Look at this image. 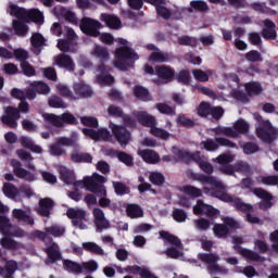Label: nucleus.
I'll use <instances>...</instances> for the list:
<instances>
[{"label":"nucleus","mask_w":278,"mask_h":278,"mask_svg":"<svg viewBox=\"0 0 278 278\" xmlns=\"http://www.w3.org/2000/svg\"><path fill=\"white\" fill-rule=\"evenodd\" d=\"M20 66L22 68V73L26 77H34V76H36V68H34L33 65L29 64V62L25 61L24 63H20Z\"/></svg>","instance_id":"nucleus-56"},{"label":"nucleus","mask_w":278,"mask_h":278,"mask_svg":"<svg viewBox=\"0 0 278 278\" xmlns=\"http://www.w3.org/2000/svg\"><path fill=\"white\" fill-rule=\"evenodd\" d=\"M98 71L100 72V75L98 76V81L100 84H106L109 86L114 84V76L110 75V71H112L110 66L101 63L98 66Z\"/></svg>","instance_id":"nucleus-25"},{"label":"nucleus","mask_w":278,"mask_h":278,"mask_svg":"<svg viewBox=\"0 0 278 278\" xmlns=\"http://www.w3.org/2000/svg\"><path fill=\"white\" fill-rule=\"evenodd\" d=\"M61 121L62 125H79V121H77V117L68 112L61 114Z\"/></svg>","instance_id":"nucleus-53"},{"label":"nucleus","mask_w":278,"mask_h":278,"mask_svg":"<svg viewBox=\"0 0 278 278\" xmlns=\"http://www.w3.org/2000/svg\"><path fill=\"white\" fill-rule=\"evenodd\" d=\"M71 160L76 164H92V154L88 152H73L71 154Z\"/></svg>","instance_id":"nucleus-30"},{"label":"nucleus","mask_w":278,"mask_h":278,"mask_svg":"<svg viewBox=\"0 0 278 278\" xmlns=\"http://www.w3.org/2000/svg\"><path fill=\"white\" fill-rule=\"evenodd\" d=\"M255 121L258 122V127L256 128L257 137L263 140V142L270 143L277 138V130L273 127L270 122L262 119L260 114H254Z\"/></svg>","instance_id":"nucleus-8"},{"label":"nucleus","mask_w":278,"mask_h":278,"mask_svg":"<svg viewBox=\"0 0 278 278\" xmlns=\"http://www.w3.org/2000/svg\"><path fill=\"white\" fill-rule=\"evenodd\" d=\"M108 114L109 116H115V118H123L125 116L123 110L115 105H109Z\"/></svg>","instance_id":"nucleus-62"},{"label":"nucleus","mask_w":278,"mask_h":278,"mask_svg":"<svg viewBox=\"0 0 278 278\" xmlns=\"http://www.w3.org/2000/svg\"><path fill=\"white\" fill-rule=\"evenodd\" d=\"M80 123L85 127H91V129H99V119L93 116H83L80 117Z\"/></svg>","instance_id":"nucleus-46"},{"label":"nucleus","mask_w":278,"mask_h":278,"mask_svg":"<svg viewBox=\"0 0 278 278\" xmlns=\"http://www.w3.org/2000/svg\"><path fill=\"white\" fill-rule=\"evenodd\" d=\"M109 127L115 140H117L118 144L123 149H125V147L131 142V132L127 129V127L114 123H111Z\"/></svg>","instance_id":"nucleus-11"},{"label":"nucleus","mask_w":278,"mask_h":278,"mask_svg":"<svg viewBox=\"0 0 278 278\" xmlns=\"http://www.w3.org/2000/svg\"><path fill=\"white\" fill-rule=\"evenodd\" d=\"M30 88H34L35 92H37V94H51V87H49V85L45 81H33L30 84Z\"/></svg>","instance_id":"nucleus-36"},{"label":"nucleus","mask_w":278,"mask_h":278,"mask_svg":"<svg viewBox=\"0 0 278 278\" xmlns=\"http://www.w3.org/2000/svg\"><path fill=\"white\" fill-rule=\"evenodd\" d=\"M45 42H47V40L45 39V37L39 34V33H34L30 37V45L35 48V49H40V47H43Z\"/></svg>","instance_id":"nucleus-47"},{"label":"nucleus","mask_w":278,"mask_h":278,"mask_svg":"<svg viewBox=\"0 0 278 278\" xmlns=\"http://www.w3.org/2000/svg\"><path fill=\"white\" fill-rule=\"evenodd\" d=\"M126 213L129 218H140V206L136 204H128Z\"/></svg>","instance_id":"nucleus-57"},{"label":"nucleus","mask_w":278,"mask_h":278,"mask_svg":"<svg viewBox=\"0 0 278 278\" xmlns=\"http://www.w3.org/2000/svg\"><path fill=\"white\" fill-rule=\"evenodd\" d=\"M81 131L84 136H87V138H90L96 142H99L100 140H103V142L112 141V134L110 130H108V128H100L98 130L92 128H83Z\"/></svg>","instance_id":"nucleus-17"},{"label":"nucleus","mask_w":278,"mask_h":278,"mask_svg":"<svg viewBox=\"0 0 278 278\" xmlns=\"http://www.w3.org/2000/svg\"><path fill=\"white\" fill-rule=\"evenodd\" d=\"M115 66L116 68H119V71H127V68L131 67L134 60H138V55L134 49L127 46L117 48L115 50Z\"/></svg>","instance_id":"nucleus-4"},{"label":"nucleus","mask_w":278,"mask_h":278,"mask_svg":"<svg viewBox=\"0 0 278 278\" xmlns=\"http://www.w3.org/2000/svg\"><path fill=\"white\" fill-rule=\"evenodd\" d=\"M262 36L266 40H275L277 38V31L275 30V23L266 20L264 22V28L262 31Z\"/></svg>","instance_id":"nucleus-29"},{"label":"nucleus","mask_w":278,"mask_h":278,"mask_svg":"<svg viewBox=\"0 0 278 278\" xmlns=\"http://www.w3.org/2000/svg\"><path fill=\"white\" fill-rule=\"evenodd\" d=\"M190 5L197 12H207V10H210V8L207 7V3L201 0L191 1Z\"/></svg>","instance_id":"nucleus-59"},{"label":"nucleus","mask_w":278,"mask_h":278,"mask_svg":"<svg viewBox=\"0 0 278 278\" xmlns=\"http://www.w3.org/2000/svg\"><path fill=\"white\" fill-rule=\"evenodd\" d=\"M0 245L2 249H7V251H18V249H21V244L11 237L1 238Z\"/></svg>","instance_id":"nucleus-34"},{"label":"nucleus","mask_w":278,"mask_h":278,"mask_svg":"<svg viewBox=\"0 0 278 278\" xmlns=\"http://www.w3.org/2000/svg\"><path fill=\"white\" fill-rule=\"evenodd\" d=\"M13 58L20 62V64H23L24 62H27L29 60V52L23 48H17L13 50Z\"/></svg>","instance_id":"nucleus-45"},{"label":"nucleus","mask_w":278,"mask_h":278,"mask_svg":"<svg viewBox=\"0 0 278 278\" xmlns=\"http://www.w3.org/2000/svg\"><path fill=\"white\" fill-rule=\"evenodd\" d=\"M261 184L265 186H277L278 185V176H261L258 178Z\"/></svg>","instance_id":"nucleus-61"},{"label":"nucleus","mask_w":278,"mask_h":278,"mask_svg":"<svg viewBox=\"0 0 278 278\" xmlns=\"http://www.w3.org/2000/svg\"><path fill=\"white\" fill-rule=\"evenodd\" d=\"M192 75L197 81H208L210 75H212V70H207L206 72H203V70H193Z\"/></svg>","instance_id":"nucleus-44"},{"label":"nucleus","mask_w":278,"mask_h":278,"mask_svg":"<svg viewBox=\"0 0 278 278\" xmlns=\"http://www.w3.org/2000/svg\"><path fill=\"white\" fill-rule=\"evenodd\" d=\"M113 188L115 190V193L118 197L129 194V189L127 188V185H125V182H121V181L113 182Z\"/></svg>","instance_id":"nucleus-55"},{"label":"nucleus","mask_w":278,"mask_h":278,"mask_svg":"<svg viewBox=\"0 0 278 278\" xmlns=\"http://www.w3.org/2000/svg\"><path fill=\"white\" fill-rule=\"evenodd\" d=\"M83 249L88 251V253H94V255H104V251L94 242H84Z\"/></svg>","instance_id":"nucleus-42"},{"label":"nucleus","mask_w":278,"mask_h":278,"mask_svg":"<svg viewBox=\"0 0 278 278\" xmlns=\"http://www.w3.org/2000/svg\"><path fill=\"white\" fill-rule=\"evenodd\" d=\"M79 28L85 34V36H90L91 38H99L101 36L100 29H103V24L98 20L84 16L80 20Z\"/></svg>","instance_id":"nucleus-9"},{"label":"nucleus","mask_w":278,"mask_h":278,"mask_svg":"<svg viewBox=\"0 0 278 278\" xmlns=\"http://www.w3.org/2000/svg\"><path fill=\"white\" fill-rule=\"evenodd\" d=\"M213 231L217 238H225L229 233V229L223 224H217L213 227Z\"/></svg>","instance_id":"nucleus-60"},{"label":"nucleus","mask_w":278,"mask_h":278,"mask_svg":"<svg viewBox=\"0 0 278 278\" xmlns=\"http://www.w3.org/2000/svg\"><path fill=\"white\" fill-rule=\"evenodd\" d=\"M43 118L50 123L53 127H63V124H62V115L61 116H58L55 114H46L43 116Z\"/></svg>","instance_id":"nucleus-52"},{"label":"nucleus","mask_w":278,"mask_h":278,"mask_svg":"<svg viewBox=\"0 0 278 278\" xmlns=\"http://www.w3.org/2000/svg\"><path fill=\"white\" fill-rule=\"evenodd\" d=\"M14 218L26 225H34V217L29 216L23 208H14L12 212Z\"/></svg>","instance_id":"nucleus-33"},{"label":"nucleus","mask_w":278,"mask_h":278,"mask_svg":"<svg viewBox=\"0 0 278 278\" xmlns=\"http://www.w3.org/2000/svg\"><path fill=\"white\" fill-rule=\"evenodd\" d=\"M62 147H74V149H79V143H77L76 139L60 137L56 140V143L50 147V154L54 155L55 157H60L61 155H64L66 151H64Z\"/></svg>","instance_id":"nucleus-13"},{"label":"nucleus","mask_w":278,"mask_h":278,"mask_svg":"<svg viewBox=\"0 0 278 278\" xmlns=\"http://www.w3.org/2000/svg\"><path fill=\"white\" fill-rule=\"evenodd\" d=\"M45 252L48 256L46 264H55L59 260H62V252H60V247L55 242L46 248Z\"/></svg>","instance_id":"nucleus-23"},{"label":"nucleus","mask_w":278,"mask_h":278,"mask_svg":"<svg viewBox=\"0 0 278 278\" xmlns=\"http://www.w3.org/2000/svg\"><path fill=\"white\" fill-rule=\"evenodd\" d=\"M115 155L117 160L126 166H134V156L129 155L127 152L115 151Z\"/></svg>","instance_id":"nucleus-43"},{"label":"nucleus","mask_w":278,"mask_h":278,"mask_svg":"<svg viewBox=\"0 0 278 278\" xmlns=\"http://www.w3.org/2000/svg\"><path fill=\"white\" fill-rule=\"evenodd\" d=\"M2 192L5 197H8V199H16L18 195V188L11 182H4Z\"/></svg>","instance_id":"nucleus-39"},{"label":"nucleus","mask_w":278,"mask_h":278,"mask_svg":"<svg viewBox=\"0 0 278 278\" xmlns=\"http://www.w3.org/2000/svg\"><path fill=\"white\" fill-rule=\"evenodd\" d=\"M155 108L161 114H167V116L175 114V109L166 103H157Z\"/></svg>","instance_id":"nucleus-58"},{"label":"nucleus","mask_w":278,"mask_h":278,"mask_svg":"<svg viewBox=\"0 0 278 278\" xmlns=\"http://www.w3.org/2000/svg\"><path fill=\"white\" fill-rule=\"evenodd\" d=\"M253 194L260 199H263V201L260 203L261 210H269V207H273V202H270L273 197H270V193H268L266 190L256 188L253 190Z\"/></svg>","instance_id":"nucleus-26"},{"label":"nucleus","mask_w":278,"mask_h":278,"mask_svg":"<svg viewBox=\"0 0 278 278\" xmlns=\"http://www.w3.org/2000/svg\"><path fill=\"white\" fill-rule=\"evenodd\" d=\"M140 123L144 127H149L150 131L153 129L154 126L157 125V119L153 115H150L147 112H141L140 114Z\"/></svg>","instance_id":"nucleus-38"},{"label":"nucleus","mask_w":278,"mask_h":278,"mask_svg":"<svg viewBox=\"0 0 278 278\" xmlns=\"http://www.w3.org/2000/svg\"><path fill=\"white\" fill-rule=\"evenodd\" d=\"M11 10L14 16H16L18 21H23V23H37L38 25H42V23H45V15L38 9L26 10L13 5Z\"/></svg>","instance_id":"nucleus-5"},{"label":"nucleus","mask_w":278,"mask_h":278,"mask_svg":"<svg viewBox=\"0 0 278 278\" xmlns=\"http://www.w3.org/2000/svg\"><path fill=\"white\" fill-rule=\"evenodd\" d=\"M21 144L24 149H29L33 153H42V148L36 144L31 139H29V137H22Z\"/></svg>","instance_id":"nucleus-37"},{"label":"nucleus","mask_w":278,"mask_h":278,"mask_svg":"<svg viewBox=\"0 0 278 278\" xmlns=\"http://www.w3.org/2000/svg\"><path fill=\"white\" fill-rule=\"evenodd\" d=\"M63 266L67 273H74L75 275H81L84 273V266L75 261L64 260Z\"/></svg>","instance_id":"nucleus-32"},{"label":"nucleus","mask_w":278,"mask_h":278,"mask_svg":"<svg viewBox=\"0 0 278 278\" xmlns=\"http://www.w3.org/2000/svg\"><path fill=\"white\" fill-rule=\"evenodd\" d=\"M206 184H210L212 186V190L215 192V197L217 199H220V201H225L226 203H232L237 210H240L241 212H244L247 214V220L248 223H251L252 225L260 224V218L252 216V212H254L253 206L251 204L243 203L242 200L239 198H232L225 191V186L215 178L208 177L206 178Z\"/></svg>","instance_id":"nucleus-1"},{"label":"nucleus","mask_w":278,"mask_h":278,"mask_svg":"<svg viewBox=\"0 0 278 278\" xmlns=\"http://www.w3.org/2000/svg\"><path fill=\"white\" fill-rule=\"evenodd\" d=\"M182 192L187 194V197H201V189L193 186L182 187Z\"/></svg>","instance_id":"nucleus-63"},{"label":"nucleus","mask_w":278,"mask_h":278,"mask_svg":"<svg viewBox=\"0 0 278 278\" xmlns=\"http://www.w3.org/2000/svg\"><path fill=\"white\" fill-rule=\"evenodd\" d=\"M233 128L229 127H217L215 134L217 136H228V138H238V134H247L249 131V124L244 119H238L233 124Z\"/></svg>","instance_id":"nucleus-10"},{"label":"nucleus","mask_w":278,"mask_h":278,"mask_svg":"<svg viewBox=\"0 0 278 278\" xmlns=\"http://www.w3.org/2000/svg\"><path fill=\"white\" fill-rule=\"evenodd\" d=\"M93 53L96 58H99L100 62H105L106 60H110V52H108V49L103 47H96Z\"/></svg>","instance_id":"nucleus-54"},{"label":"nucleus","mask_w":278,"mask_h":278,"mask_svg":"<svg viewBox=\"0 0 278 278\" xmlns=\"http://www.w3.org/2000/svg\"><path fill=\"white\" fill-rule=\"evenodd\" d=\"M141 157L148 164H157V162H160V154H156L153 150H143L141 152Z\"/></svg>","instance_id":"nucleus-40"},{"label":"nucleus","mask_w":278,"mask_h":278,"mask_svg":"<svg viewBox=\"0 0 278 278\" xmlns=\"http://www.w3.org/2000/svg\"><path fill=\"white\" fill-rule=\"evenodd\" d=\"M55 207V202L51 198L39 199V207L37 213L43 218H49L51 216V211Z\"/></svg>","instance_id":"nucleus-19"},{"label":"nucleus","mask_w":278,"mask_h":278,"mask_svg":"<svg viewBox=\"0 0 278 278\" xmlns=\"http://www.w3.org/2000/svg\"><path fill=\"white\" fill-rule=\"evenodd\" d=\"M67 218L72 220L73 227L76 229H88V226L85 224L88 222V218H86V211L81 208H67L66 212Z\"/></svg>","instance_id":"nucleus-12"},{"label":"nucleus","mask_w":278,"mask_h":278,"mask_svg":"<svg viewBox=\"0 0 278 278\" xmlns=\"http://www.w3.org/2000/svg\"><path fill=\"white\" fill-rule=\"evenodd\" d=\"M155 75L159 79H162L164 84H168V81H173V78L175 77V70L166 65L156 66Z\"/></svg>","instance_id":"nucleus-22"},{"label":"nucleus","mask_w":278,"mask_h":278,"mask_svg":"<svg viewBox=\"0 0 278 278\" xmlns=\"http://www.w3.org/2000/svg\"><path fill=\"white\" fill-rule=\"evenodd\" d=\"M71 42L68 39H59L56 47L62 53H68L71 51Z\"/></svg>","instance_id":"nucleus-64"},{"label":"nucleus","mask_w":278,"mask_h":278,"mask_svg":"<svg viewBox=\"0 0 278 278\" xmlns=\"http://www.w3.org/2000/svg\"><path fill=\"white\" fill-rule=\"evenodd\" d=\"M193 213L195 216H210L211 218H214L216 216H220V211L218 208L213 207L212 205H207L203 203V201L198 200L197 204L193 206Z\"/></svg>","instance_id":"nucleus-18"},{"label":"nucleus","mask_w":278,"mask_h":278,"mask_svg":"<svg viewBox=\"0 0 278 278\" xmlns=\"http://www.w3.org/2000/svg\"><path fill=\"white\" fill-rule=\"evenodd\" d=\"M108 178L98 173H93L91 177H85L83 180H74L71 186L75 188H85L88 192H92L96 197H105V184Z\"/></svg>","instance_id":"nucleus-2"},{"label":"nucleus","mask_w":278,"mask_h":278,"mask_svg":"<svg viewBox=\"0 0 278 278\" xmlns=\"http://www.w3.org/2000/svg\"><path fill=\"white\" fill-rule=\"evenodd\" d=\"M240 255L242 257H245V260H250L251 262H257L260 261V255L257 253H254L253 251L247 250L244 248H237Z\"/></svg>","instance_id":"nucleus-50"},{"label":"nucleus","mask_w":278,"mask_h":278,"mask_svg":"<svg viewBox=\"0 0 278 278\" xmlns=\"http://www.w3.org/2000/svg\"><path fill=\"white\" fill-rule=\"evenodd\" d=\"M150 134L155 138H161V140H168V138H170V132L164 130V128L157 127V125L150 130Z\"/></svg>","instance_id":"nucleus-48"},{"label":"nucleus","mask_w":278,"mask_h":278,"mask_svg":"<svg viewBox=\"0 0 278 278\" xmlns=\"http://www.w3.org/2000/svg\"><path fill=\"white\" fill-rule=\"evenodd\" d=\"M49 108H54L55 110L66 109V103L60 96H51L48 99Z\"/></svg>","instance_id":"nucleus-41"},{"label":"nucleus","mask_w":278,"mask_h":278,"mask_svg":"<svg viewBox=\"0 0 278 278\" xmlns=\"http://www.w3.org/2000/svg\"><path fill=\"white\" fill-rule=\"evenodd\" d=\"M201 144H202L203 149H205L206 151H216V149H218V146L219 147H230V148L236 147V143H233L225 138H217L216 142L214 140L208 139V140L202 142Z\"/></svg>","instance_id":"nucleus-20"},{"label":"nucleus","mask_w":278,"mask_h":278,"mask_svg":"<svg viewBox=\"0 0 278 278\" xmlns=\"http://www.w3.org/2000/svg\"><path fill=\"white\" fill-rule=\"evenodd\" d=\"M54 62L59 68H65V71H68L70 73H73L75 71V62L73 61V58L66 53L59 54Z\"/></svg>","instance_id":"nucleus-21"},{"label":"nucleus","mask_w":278,"mask_h":278,"mask_svg":"<svg viewBox=\"0 0 278 278\" xmlns=\"http://www.w3.org/2000/svg\"><path fill=\"white\" fill-rule=\"evenodd\" d=\"M11 166L13 168V174L17 179H24V181H27L28 184L36 181V174L23 168V163H21V161L13 159L11 161Z\"/></svg>","instance_id":"nucleus-16"},{"label":"nucleus","mask_w":278,"mask_h":278,"mask_svg":"<svg viewBox=\"0 0 278 278\" xmlns=\"http://www.w3.org/2000/svg\"><path fill=\"white\" fill-rule=\"evenodd\" d=\"M93 217H94V225L97 227V231H103V229H110V222L105 219V213H103V210L99 207L93 208Z\"/></svg>","instance_id":"nucleus-24"},{"label":"nucleus","mask_w":278,"mask_h":278,"mask_svg":"<svg viewBox=\"0 0 278 278\" xmlns=\"http://www.w3.org/2000/svg\"><path fill=\"white\" fill-rule=\"evenodd\" d=\"M74 92L79 99H88L94 94L92 88L84 83H76L74 85Z\"/></svg>","instance_id":"nucleus-27"},{"label":"nucleus","mask_w":278,"mask_h":278,"mask_svg":"<svg viewBox=\"0 0 278 278\" xmlns=\"http://www.w3.org/2000/svg\"><path fill=\"white\" fill-rule=\"evenodd\" d=\"M60 173V179L61 181H63L64 184H67V186H71V184H73V181H75V172L71 170L66 167H61L59 169Z\"/></svg>","instance_id":"nucleus-35"},{"label":"nucleus","mask_w":278,"mask_h":278,"mask_svg":"<svg viewBox=\"0 0 278 278\" xmlns=\"http://www.w3.org/2000/svg\"><path fill=\"white\" fill-rule=\"evenodd\" d=\"M245 90L250 97H255V94L262 92V86L257 83H248L245 85Z\"/></svg>","instance_id":"nucleus-51"},{"label":"nucleus","mask_w":278,"mask_h":278,"mask_svg":"<svg viewBox=\"0 0 278 278\" xmlns=\"http://www.w3.org/2000/svg\"><path fill=\"white\" fill-rule=\"evenodd\" d=\"M173 154H174V162H186L187 164L190 162H197L199 164L200 168L204 170V173H212L214 170V167H212V164L207 163L205 161L204 156H201L200 152H195L194 154H189L185 150H179L177 148H173Z\"/></svg>","instance_id":"nucleus-3"},{"label":"nucleus","mask_w":278,"mask_h":278,"mask_svg":"<svg viewBox=\"0 0 278 278\" xmlns=\"http://www.w3.org/2000/svg\"><path fill=\"white\" fill-rule=\"evenodd\" d=\"M160 236L165 242L172 244V248L167 249L165 252L168 257H172V260L184 257V243H181L178 237L166 231H161Z\"/></svg>","instance_id":"nucleus-7"},{"label":"nucleus","mask_w":278,"mask_h":278,"mask_svg":"<svg viewBox=\"0 0 278 278\" xmlns=\"http://www.w3.org/2000/svg\"><path fill=\"white\" fill-rule=\"evenodd\" d=\"M12 27L15 31V35L20 38H25L29 31V26H27L23 20H14Z\"/></svg>","instance_id":"nucleus-31"},{"label":"nucleus","mask_w":278,"mask_h":278,"mask_svg":"<svg viewBox=\"0 0 278 278\" xmlns=\"http://www.w3.org/2000/svg\"><path fill=\"white\" fill-rule=\"evenodd\" d=\"M100 21H103V23H105L106 27L110 29H119L122 25L121 18H118V16L108 13H102Z\"/></svg>","instance_id":"nucleus-28"},{"label":"nucleus","mask_w":278,"mask_h":278,"mask_svg":"<svg viewBox=\"0 0 278 278\" xmlns=\"http://www.w3.org/2000/svg\"><path fill=\"white\" fill-rule=\"evenodd\" d=\"M20 119L21 114L18 113L16 106H7L4 114L0 118L1 123L10 129H17Z\"/></svg>","instance_id":"nucleus-14"},{"label":"nucleus","mask_w":278,"mask_h":278,"mask_svg":"<svg viewBox=\"0 0 278 278\" xmlns=\"http://www.w3.org/2000/svg\"><path fill=\"white\" fill-rule=\"evenodd\" d=\"M200 260L206 264L210 275L227 273L225 267L218 265V260H220V257L217 254H200Z\"/></svg>","instance_id":"nucleus-15"},{"label":"nucleus","mask_w":278,"mask_h":278,"mask_svg":"<svg viewBox=\"0 0 278 278\" xmlns=\"http://www.w3.org/2000/svg\"><path fill=\"white\" fill-rule=\"evenodd\" d=\"M216 161L218 164H222V173L225 175H233V172L236 170L237 173H244L245 175H249L251 173V167L249 164L244 162H239L237 163L235 169L233 167L227 165L230 164V162H233V155L232 154H222L217 156Z\"/></svg>","instance_id":"nucleus-6"},{"label":"nucleus","mask_w":278,"mask_h":278,"mask_svg":"<svg viewBox=\"0 0 278 278\" xmlns=\"http://www.w3.org/2000/svg\"><path fill=\"white\" fill-rule=\"evenodd\" d=\"M46 233H50V236H53L54 238H61V236L66 233V229L62 226H51L46 228Z\"/></svg>","instance_id":"nucleus-49"}]
</instances>
